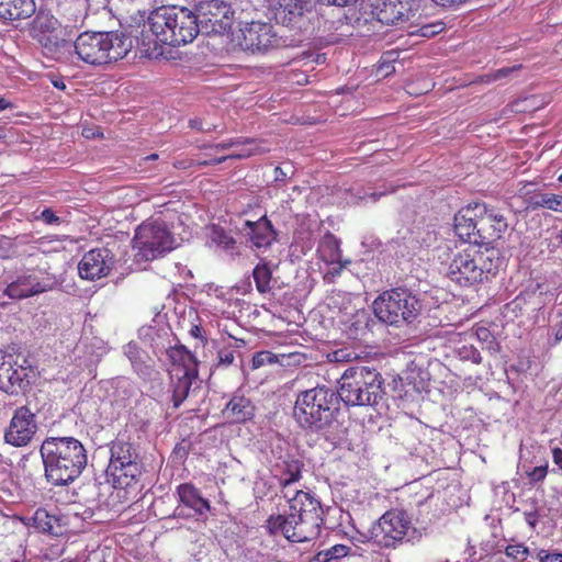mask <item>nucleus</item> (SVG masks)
<instances>
[{"label":"nucleus","mask_w":562,"mask_h":562,"mask_svg":"<svg viewBox=\"0 0 562 562\" xmlns=\"http://www.w3.org/2000/svg\"><path fill=\"white\" fill-rule=\"evenodd\" d=\"M58 280L53 274H47L42 280L34 273H21L12 280L3 290V295L11 300H24L53 290Z\"/></svg>","instance_id":"obj_18"},{"label":"nucleus","mask_w":562,"mask_h":562,"mask_svg":"<svg viewBox=\"0 0 562 562\" xmlns=\"http://www.w3.org/2000/svg\"><path fill=\"white\" fill-rule=\"evenodd\" d=\"M200 34L223 35L232 29L235 11L224 0H201L193 11Z\"/></svg>","instance_id":"obj_10"},{"label":"nucleus","mask_w":562,"mask_h":562,"mask_svg":"<svg viewBox=\"0 0 562 562\" xmlns=\"http://www.w3.org/2000/svg\"><path fill=\"white\" fill-rule=\"evenodd\" d=\"M56 20L47 15L37 14L33 20L32 31L36 34L53 33L55 29Z\"/></svg>","instance_id":"obj_41"},{"label":"nucleus","mask_w":562,"mask_h":562,"mask_svg":"<svg viewBox=\"0 0 562 562\" xmlns=\"http://www.w3.org/2000/svg\"><path fill=\"white\" fill-rule=\"evenodd\" d=\"M134 372L144 381H150L158 373L149 356L144 352L137 360L131 362Z\"/></svg>","instance_id":"obj_34"},{"label":"nucleus","mask_w":562,"mask_h":562,"mask_svg":"<svg viewBox=\"0 0 562 562\" xmlns=\"http://www.w3.org/2000/svg\"><path fill=\"white\" fill-rule=\"evenodd\" d=\"M473 203L460 209L453 217V229L460 240L476 246H482L481 237L477 232L475 217L473 216Z\"/></svg>","instance_id":"obj_25"},{"label":"nucleus","mask_w":562,"mask_h":562,"mask_svg":"<svg viewBox=\"0 0 562 562\" xmlns=\"http://www.w3.org/2000/svg\"><path fill=\"white\" fill-rule=\"evenodd\" d=\"M428 371L419 368L414 361L408 364L406 379L416 390L424 387V382L428 380Z\"/></svg>","instance_id":"obj_38"},{"label":"nucleus","mask_w":562,"mask_h":562,"mask_svg":"<svg viewBox=\"0 0 562 562\" xmlns=\"http://www.w3.org/2000/svg\"><path fill=\"white\" fill-rule=\"evenodd\" d=\"M32 520L37 530L52 535L58 533L55 527H59V518L56 515H50L45 508H37Z\"/></svg>","instance_id":"obj_31"},{"label":"nucleus","mask_w":562,"mask_h":562,"mask_svg":"<svg viewBox=\"0 0 562 562\" xmlns=\"http://www.w3.org/2000/svg\"><path fill=\"white\" fill-rule=\"evenodd\" d=\"M132 48V38L119 32H91L78 35L74 56L90 66H104L124 58Z\"/></svg>","instance_id":"obj_5"},{"label":"nucleus","mask_w":562,"mask_h":562,"mask_svg":"<svg viewBox=\"0 0 562 562\" xmlns=\"http://www.w3.org/2000/svg\"><path fill=\"white\" fill-rule=\"evenodd\" d=\"M417 9V0H383L376 7L375 16L382 24L396 25L407 22Z\"/></svg>","instance_id":"obj_21"},{"label":"nucleus","mask_w":562,"mask_h":562,"mask_svg":"<svg viewBox=\"0 0 562 562\" xmlns=\"http://www.w3.org/2000/svg\"><path fill=\"white\" fill-rule=\"evenodd\" d=\"M267 529L270 535H282V515H271L267 519Z\"/></svg>","instance_id":"obj_49"},{"label":"nucleus","mask_w":562,"mask_h":562,"mask_svg":"<svg viewBox=\"0 0 562 562\" xmlns=\"http://www.w3.org/2000/svg\"><path fill=\"white\" fill-rule=\"evenodd\" d=\"M37 431L35 414L25 405L18 407L4 431V441L13 447L27 446Z\"/></svg>","instance_id":"obj_17"},{"label":"nucleus","mask_w":562,"mask_h":562,"mask_svg":"<svg viewBox=\"0 0 562 562\" xmlns=\"http://www.w3.org/2000/svg\"><path fill=\"white\" fill-rule=\"evenodd\" d=\"M48 483L65 486L80 476L88 464L87 449L71 436L46 437L40 448Z\"/></svg>","instance_id":"obj_2"},{"label":"nucleus","mask_w":562,"mask_h":562,"mask_svg":"<svg viewBox=\"0 0 562 562\" xmlns=\"http://www.w3.org/2000/svg\"><path fill=\"white\" fill-rule=\"evenodd\" d=\"M385 193L384 192H376V191H372V192H369L364 189H360V190H357L355 193H353V196L359 200V201H364L366 199H370L372 203H375L380 200L381 196H383Z\"/></svg>","instance_id":"obj_51"},{"label":"nucleus","mask_w":562,"mask_h":562,"mask_svg":"<svg viewBox=\"0 0 562 562\" xmlns=\"http://www.w3.org/2000/svg\"><path fill=\"white\" fill-rule=\"evenodd\" d=\"M422 529L412 527L408 514L402 509L384 513L368 530V538L381 548H396L403 541L415 543L423 537Z\"/></svg>","instance_id":"obj_7"},{"label":"nucleus","mask_w":562,"mask_h":562,"mask_svg":"<svg viewBox=\"0 0 562 562\" xmlns=\"http://www.w3.org/2000/svg\"><path fill=\"white\" fill-rule=\"evenodd\" d=\"M15 252L13 241L10 237L0 236V259H9Z\"/></svg>","instance_id":"obj_46"},{"label":"nucleus","mask_w":562,"mask_h":562,"mask_svg":"<svg viewBox=\"0 0 562 562\" xmlns=\"http://www.w3.org/2000/svg\"><path fill=\"white\" fill-rule=\"evenodd\" d=\"M115 255L109 247L87 251L78 263L79 276L89 281L106 277L115 266Z\"/></svg>","instance_id":"obj_19"},{"label":"nucleus","mask_w":562,"mask_h":562,"mask_svg":"<svg viewBox=\"0 0 562 562\" xmlns=\"http://www.w3.org/2000/svg\"><path fill=\"white\" fill-rule=\"evenodd\" d=\"M189 125L191 128L193 130H196V131H201V132H211L212 130L215 128L214 125L212 124H204L203 121L201 119H192L189 121Z\"/></svg>","instance_id":"obj_57"},{"label":"nucleus","mask_w":562,"mask_h":562,"mask_svg":"<svg viewBox=\"0 0 562 562\" xmlns=\"http://www.w3.org/2000/svg\"><path fill=\"white\" fill-rule=\"evenodd\" d=\"M153 347L155 348V353L165 351L175 367L195 366L198 368L195 357L183 345L171 346L170 341H168V345L162 344L161 348L158 345H153Z\"/></svg>","instance_id":"obj_30"},{"label":"nucleus","mask_w":562,"mask_h":562,"mask_svg":"<svg viewBox=\"0 0 562 562\" xmlns=\"http://www.w3.org/2000/svg\"><path fill=\"white\" fill-rule=\"evenodd\" d=\"M473 211L482 246H488L501 239L508 229V220L501 209L486 203L474 202Z\"/></svg>","instance_id":"obj_15"},{"label":"nucleus","mask_w":562,"mask_h":562,"mask_svg":"<svg viewBox=\"0 0 562 562\" xmlns=\"http://www.w3.org/2000/svg\"><path fill=\"white\" fill-rule=\"evenodd\" d=\"M292 512L289 515H282V535L292 542H303L308 540L302 525L306 521V512L296 510L294 505H291Z\"/></svg>","instance_id":"obj_28"},{"label":"nucleus","mask_w":562,"mask_h":562,"mask_svg":"<svg viewBox=\"0 0 562 562\" xmlns=\"http://www.w3.org/2000/svg\"><path fill=\"white\" fill-rule=\"evenodd\" d=\"M212 238L220 247L227 250L233 249L236 244L235 239L221 227H215L213 229Z\"/></svg>","instance_id":"obj_43"},{"label":"nucleus","mask_w":562,"mask_h":562,"mask_svg":"<svg viewBox=\"0 0 562 562\" xmlns=\"http://www.w3.org/2000/svg\"><path fill=\"white\" fill-rule=\"evenodd\" d=\"M145 351L142 350L138 345L134 341L128 342L126 346H124V355L128 358V360L132 362L134 360H137L139 356H143Z\"/></svg>","instance_id":"obj_52"},{"label":"nucleus","mask_w":562,"mask_h":562,"mask_svg":"<svg viewBox=\"0 0 562 562\" xmlns=\"http://www.w3.org/2000/svg\"><path fill=\"white\" fill-rule=\"evenodd\" d=\"M35 11L34 0H0V21L3 22L29 19Z\"/></svg>","instance_id":"obj_26"},{"label":"nucleus","mask_w":562,"mask_h":562,"mask_svg":"<svg viewBox=\"0 0 562 562\" xmlns=\"http://www.w3.org/2000/svg\"><path fill=\"white\" fill-rule=\"evenodd\" d=\"M345 20H347V16L345 13H341V15L336 21H329L325 20V24H328V30H338V25H342L345 23Z\"/></svg>","instance_id":"obj_61"},{"label":"nucleus","mask_w":562,"mask_h":562,"mask_svg":"<svg viewBox=\"0 0 562 562\" xmlns=\"http://www.w3.org/2000/svg\"><path fill=\"white\" fill-rule=\"evenodd\" d=\"M276 20L295 33L312 31V20L318 14L312 0H274Z\"/></svg>","instance_id":"obj_12"},{"label":"nucleus","mask_w":562,"mask_h":562,"mask_svg":"<svg viewBox=\"0 0 562 562\" xmlns=\"http://www.w3.org/2000/svg\"><path fill=\"white\" fill-rule=\"evenodd\" d=\"M169 392L173 408H179L182 403L201 389L202 380L195 366H178L169 371Z\"/></svg>","instance_id":"obj_16"},{"label":"nucleus","mask_w":562,"mask_h":562,"mask_svg":"<svg viewBox=\"0 0 562 562\" xmlns=\"http://www.w3.org/2000/svg\"><path fill=\"white\" fill-rule=\"evenodd\" d=\"M359 0H316V2L319 5L338 7V8L352 7Z\"/></svg>","instance_id":"obj_54"},{"label":"nucleus","mask_w":562,"mask_h":562,"mask_svg":"<svg viewBox=\"0 0 562 562\" xmlns=\"http://www.w3.org/2000/svg\"><path fill=\"white\" fill-rule=\"evenodd\" d=\"M504 540L497 539L495 535H492L491 539L483 541L481 543L482 553L479 557V560H482L487 555H496L503 553Z\"/></svg>","instance_id":"obj_40"},{"label":"nucleus","mask_w":562,"mask_h":562,"mask_svg":"<svg viewBox=\"0 0 562 562\" xmlns=\"http://www.w3.org/2000/svg\"><path fill=\"white\" fill-rule=\"evenodd\" d=\"M454 352L462 361H471L475 364H479L482 361L479 348L473 345H462L456 348Z\"/></svg>","instance_id":"obj_39"},{"label":"nucleus","mask_w":562,"mask_h":562,"mask_svg":"<svg viewBox=\"0 0 562 562\" xmlns=\"http://www.w3.org/2000/svg\"><path fill=\"white\" fill-rule=\"evenodd\" d=\"M438 7L449 10H456L462 5L471 2L472 0H431Z\"/></svg>","instance_id":"obj_53"},{"label":"nucleus","mask_w":562,"mask_h":562,"mask_svg":"<svg viewBox=\"0 0 562 562\" xmlns=\"http://www.w3.org/2000/svg\"><path fill=\"white\" fill-rule=\"evenodd\" d=\"M525 202L527 209H548L554 212H562V194L527 191L525 193Z\"/></svg>","instance_id":"obj_29"},{"label":"nucleus","mask_w":562,"mask_h":562,"mask_svg":"<svg viewBox=\"0 0 562 562\" xmlns=\"http://www.w3.org/2000/svg\"><path fill=\"white\" fill-rule=\"evenodd\" d=\"M235 348L233 346H225L217 349L216 352V368H227L233 364L235 360Z\"/></svg>","instance_id":"obj_42"},{"label":"nucleus","mask_w":562,"mask_h":562,"mask_svg":"<svg viewBox=\"0 0 562 562\" xmlns=\"http://www.w3.org/2000/svg\"><path fill=\"white\" fill-rule=\"evenodd\" d=\"M240 33L237 37L239 47L251 54H266L270 49L288 45L270 23L252 21L240 29Z\"/></svg>","instance_id":"obj_13"},{"label":"nucleus","mask_w":562,"mask_h":562,"mask_svg":"<svg viewBox=\"0 0 562 562\" xmlns=\"http://www.w3.org/2000/svg\"><path fill=\"white\" fill-rule=\"evenodd\" d=\"M44 223L48 225L59 224L60 218L54 213L52 209H45L42 211L40 217Z\"/></svg>","instance_id":"obj_55"},{"label":"nucleus","mask_w":562,"mask_h":562,"mask_svg":"<svg viewBox=\"0 0 562 562\" xmlns=\"http://www.w3.org/2000/svg\"><path fill=\"white\" fill-rule=\"evenodd\" d=\"M172 23V32H170L169 46L186 45L200 34L194 12L186 7H177Z\"/></svg>","instance_id":"obj_20"},{"label":"nucleus","mask_w":562,"mask_h":562,"mask_svg":"<svg viewBox=\"0 0 562 562\" xmlns=\"http://www.w3.org/2000/svg\"><path fill=\"white\" fill-rule=\"evenodd\" d=\"M42 46L44 54L60 63H71L74 57V42L58 37L54 33L34 34Z\"/></svg>","instance_id":"obj_24"},{"label":"nucleus","mask_w":562,"mask_h":562,"mask_svg":"<svg viewBox=\"0 0 562 562\" xmlns=\"http://www.w3.org/2000/svg\"><path fill=\"white\" fill-rule=\"evenodd\" d=\"M111 457L106 474L112 477L113 486L117 488V497L121 493H127V488L136 484L143 474V463L137 448L131 442L115 440L110 448Z\"/></svg>","instance_id":"obj_8"},{"label":"nucleus","mask_w":562,"mask_h":562,"mask_svg":"<svg viewBox=\"0 0 562 562\" xmlns=\"http://www.w3.org/2000/svg\"><path fill=\"white\" fill-rule=\"evenodd\" d=\"M176 5H162L150 12L147 21L142 29V45L144 52L149 53L156 50L158 45H169L170 32H172V23Z\"/></svg>","instance_id":"obj_14"},{"label":"nucleus","mask_w":562,"mask_h":562,"mask_svg":"<svg viewBox=\"0 0 562 562\" xmlns=\"http://www.w3.org/2000/svg\"><path fill=\"white\" fill-rule=\"evenodd\" d=\"M349 551L350 548L345 544H335L327 550L319 551L314 560L315 562H330L331 560L346 557Z\"/></svg>","instance_id":"obj_37"},{"label":"nucleus","mask_w":562,"mask_h":562,"mask_svg":"<svg viewBox=\"0 0 562 562\" xmlns=\"http://www.w3.org/2000/svg\"><path fill=\"white\" fill-rule=\"evenodd\" d=\"M476 338L481 349L487 351L490 355L495 356L501 351L499 342L496 340V338L488 328H477Z\"/></svg>","instance_id":"obj_35"},{"label":"nucleus","mask_w":562,"mask_h":562,"mask_svg":"<svg viewBox=\"0 0 562 562\" xmlns=\"http://www.w3.org/2000/svg\"><path fill=\"white\" fill-rule=\"evenodd\" d=\"M293 417L307 434L322 436L337 447L347 439L348 428L344 425L341 401L336 390L317 385L297 394Z\"/></svg>","instance_id":"obj_1"},{"label":"nucleus","mask_w":562,"mask_h":562,"mask_svg":"<svg viewBox=\"0 0 562 562\" xmlns=\"http://www.w3.org/2000/svg\"><path fill=\"white\" fill-rule=\"evenodd\" d=\"M535 558L539 562H562V552L540 549L535 551Z\"/></svg>","instance_id":"obj_45"},{"label":"nucleus","mask_w":562,"mask_h":562,"mask_svg":"<svg viewBox=\"0 0 562 562\" xmlns=\"http://www.w3.org/2000/svg\"><path fill=\"white\" fill-rule=\"evenodd\" d=\"M241 144V140L240 139H235V140H228V142H223V143H220V144H216L214 147L217 149V150H226V149H229L236 145H239Z\"/></svg>","instance_id":"obj_63"},{"label":"nucleus","mask_w":562,"mask_h":562,"mask_svg":"<svg viewBox=\"0 0 562 562\" xmlns=\"http://www.w3.org/2000/svg\"><path fill=\"white\" fill-rule=\"evenodd\" d=\"M255 409L249 398L235 394L223 409V415L232 423H246L252 419Z\"/></svg>","instance_id":"obj_27"},{"label":"nucleus","mask_w":562,"mask_h":562,"mask_svg":"<svg viewBox=\"0 0 562 562\" xmlns=\"http://www.w3.org/2000/svg\"><path fill=\"white\" fill-rule=\"evenodd\" d=\"M239 232L256 248H268L278 240V232L266 215L258 221H245Z\"/></svg>","instance_id":"obj_22"},{"label":"nucleus","mask_w":562,"mask_h":562,"mask_svg":"<svg viewBox=\"0 0 562 562\" xmlns=\"http://www.w3.org/2000/svg\"><path fill=\"white\" fill-rule=\"evenodd\" d=\"M374 315L386 325L412 324L420 315L424 304L420 295L406 286L382 292L372 304Z\"/></svg>","instance_id":"obj_6"},{"label":"nucleus","mask_w":562,"mask_h":562,"mask_svg":"<svg viewBox=\"0 0 562 562\" xmlns=\"http://www.w3.org/2000/svg\"><path fill=\"white\" fill-rule=\"evenodd\" d=\"M336 390L347 406H368L376 412L387 407L384 379L373 367L356 364L347 368Z\"/></svg>","instance_id":"obj_3"},{"label":"nucleus","mask_w":562,"mask_h":562,"mask_svg":"<svg viewBox=\"0 0 562 562\" xmlns=\"http://www.w3.org/2000/svg\"><path fill=\"white\" fill-rule=\"evenodd\" d=\"M445 30V23L441 21L423 25L420 27V35L424 37H432Z\"/></svg>","instance_id":"obj_47"},{"label":"nucleus","mask_w":562,"mask_h":562,"mask_svg":"<svg viewBox=\"0 0 562 562\" xmlns=\"http://www.w3.org/2000/svg\"><path fill=\"white\" fill-rule=\"evenodd\" d=\"M394 52H387L383 54L381 58V69L385 70V76L390 75L391 72L395 71L394 66L392 65L393 59H391Z\"/></svg>","instance_id":"obj_56"},{"label":"nucleus","mask_w":562,"mask_h":562,"mask_svg":"<svg viewBox=\"0 0 562 562\" xmlns=\"http://www.w3.org/2000/svg\"><path fill=\"white\" fill-rule=\"evenodd\" d=\"M552 459L554 464L558 465V468L562 471V449L561 448H553L552 449Z\"/></svg>","instance_id":"obj_62"},{"label":"nucleus","mask_w":562,"mask_h":562,"mask_svg":"<svg viewBox=\"0 0 562 562\" xmlns=\"http://www.w3.org/2000/svg\"><path fill=\"white\" fill-rule=\"evenodd\" d=\"M256 289L260 294L271 291L272 270L267 261H260L252 270Z\"/></svg>","instance_id":"obj_32"},{"label":"nucleus","mask_w":562,"mask_h":562,"mask_svg":"<svg viewBox=\"0 0 562 562\" xmlns=\"http://www.w3.org/2000/svg\"><path fill=\"white\" fill-rule=\"evenodd\" d=\"M303 463L297 459H289L283 462V470L280 476V485L288 487L292 483L300 481Z\"/></svg>","instance_id":"obj_33"},{"label":"nucleus","mask_w":562,"mask_h":562,"mask_svg":"<svg viewBox=\"0 0 562 562\" xmlns=\"http://www.w3.org/2000/svg\"><path fill=\"white\" fill-rule=\"evenodd\" d=\"M36 370L25 358L0 351V390L9 395L24 394L36 380Z\"/></svg>","instance_id":"obj_11"},{"label":"nucleus","mask_w":562,"mask_h":562,"mask_svg":"<svg viewBox=\"0 0 562 562\" xmlns=\"http://www.w3.org/2000/svg\"><path fill=\"white\" fill-rule=\"evenodd\" d=\"M249 155H250L249 153H238V154L232 155V156H223V157H220V158H214V159H211L209 161H204L202 165H204V166H215V165H220V164L224 162L228 158H241V157H246V156H249Z\"/></svg>","instance_id":"obj_58"},{"label":"nucleus","mask_w":562,"mask_h":562,"mask_svg":"<svg viewBox=\"0 0 562 562\" xmlns=\"http://www.w3.org/2000/svg\"><path fill=\"white\" fill-rule=\"evenodd\" d=\"M503 263L499 249L485 247L483 250L465 249L453 256L447 277L460 286H472L490 281Z\"/></svg>","instance_id":"obj_4"},{"label":"nucleus","mask_w":562,"mask_h":562,"mask_svg":"<svg viewBox=\"0 0 562 562\" xmlns=\"http://www.w3.org/2000/svg\"><path fill=\"white\" fill-rule=\"evenodd\" d=\"M277 362V357L270 351H260L255 353L252 357V367L259 368L265 364H271Z\"/></svg>","instance_id":"obj_44"},{"label":"nucleus","mask_w":562,"mask_h":562,"mask_svg":"<svg viewBox=\"0 0 562 562\" xmlns=\"http://www.w3.org/2000/svg\"><path fill=\"white\" fill-rule=\"evenodd\" d=\"M177 495L181 505L192 512L198 520L205 521L212 514L211 502L202 495V492L192 483H182L177 486Z\"/></svg>","instance_id":"obj_23"},{"label":"nucleus","mask_w":562,"mask_h":562,"mask_svg":"<svg viewBox=\"0 0 562 562\" xmlns=\"http://www.w3.org/2000/svg\"><path fill=\"white\" fill-rule=\"evenodd\" d=\"M190 334L192 337L196 338V339H200L201 342L203 344V346L207 345V339L206 337L204 336L205 334V330L199 326V325H193L190 329Z\"/></svg>","instance_id":"obj_59"},{"label":"nucleus","mask_w":562,"mask_h":562,"mask_svg":"<svg viewBox=\"0 0 562 562\" xmlns=\"http://www.w3.org/2000/svg\"><path fill=\"white\" fill-rule=\"evenodd\" d=\"M176 247V239L162 221L144 222L135 231L133 248L136 262L153 261Z\"/></svg>","instance_id":"obj_9"},{"label":"nucleus","mask_w":562,"mask_h":562,"mask_svg":"<svg viewBox=\"0 0 562 562\" xmlns=\"http://www.w3.org/2000/svg\"><path fill=\"white\" fill-rule=\"evenodd\" d=\"M188 509L183 505H179L175 508L173 514L171 515L172 518H191L192 513H187Z\"/></svg>","instance_id":"obj_60"},{"label":"nucleus","mask_w":562,"mask_h":562,"mask_svg":"<svg viewBox=\"0 0 562 562\" xmlns=\"http://www.w3.org/2000/svg\"><path fill=\"white\" fill-rule=\"evenodd\" d=\"M503 552H505L507 559L512 562H525L528 557H535V554L531 553L530 550L522 543H504Z\"/></svg>","instance_id":"obj_36"},{"label":"nucleus","mask_w":562,"mask_h":562,"mask_svg":"<svg viewBox=\"0 0 562 562\" xmlns=\"http://www.w3.org/2000/svg\"><path fill=\"white\" fill-rule=\"evenodd\" d=\"M553 330H554V344H558L562 340V321L553 327Z\"/></svg>","instance_id":"obj_64"},{"label":"nucleus","mask_w":562,"mask_h":562,"mask_svg":"<svg viewBox=\"0 0 562 562\" xmlns=\"http://www.w3.org/2000/svg\"><path fill=\"white\" fill-rule=\"evenodd\" d=\"M520 68H521L520 65L513 66V67H504V68H501V69H497V70L491 72L490 75H487V77H488V80L497 81V80L507 78L512 72H514Z\"/></svg>","instance_id":"obj_50"},{"label":"nucleus","mask_w":562,"mask_h":562,"mask_svg":"<svg viewBox=\"0 0 562 562\" xmlns=\"http://www.w3.org/2000/svg\"><path fill=\"white\" fill-rule=\"evenodd\" d=\"M548 473V464L535 467L530 472H527L529 482L536 484L542 482Z\"/></svg>","instance_id":"obj_48"}]
</instances>
